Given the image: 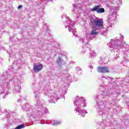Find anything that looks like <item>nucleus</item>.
Returning <instances> with one entry per match:
<instances>
[{
	"label": "nucleus",
	"mask_w": 129,
	"mask_h": 129,
	"mask_svg": "<svg viewBox=\"0 0 129 129\" xmlns=\"http://www.w3.org/2000/svg\"><path fill=\"white\" fill-rule=\"evenodd\" d=\"M23 7V6L22 5H19L18 7V9H22V7Z\"/></svg>",
	"instance_id": "nucleus-6"
},
{
	"label": "nucleus",
	"mask_w": 129,
	"mask_h": 129,
	"mask_svg": "<svg viewBox=\"0 0 129 129\" xmlns=\"http://www.w3.org/2000/svg\"><path fill=\"white\" fill-rule=\"evenodd\" d=\"M25 127V124H22L21 125H20L16 127L15 129H21V128H24Z\"/></svg>",
	"instance_id": "nucleus-5"
},
{
	"label": "nucleus",
	"mask_w": 129,
	"mask_h": 129,
	"mask_svg": "<svg viewBox=\"0 0 129 129\" xmlns=\"http://www.w3.org/2000/svg\"><path fill=\"white\" fill-rule=\"evenodd\" d=\"M97 71L100 73H109V69H108V67H98Z\"/></svg>",
	"instance_id": "nucleus-3"
},
{
	"label": "nucleus",
	"mask_w": 129,
	"mask_h": 129,
	"mask_svg": "<svg viewBox=\"0 0 129 129\" xmlns=\"http://www.w3.org/2000/svg\"><path fill=\"white\" fill-rule=\"evenodd\" d=\"M91 25L92 26V31L91 35H97L96 30H102L103 29V20L100 19L90 18Z\"/></svg>",
	"instance_id": "nucleus-1"
},
{
	"label": "nucleus",
	"mask_w": 129,
	"mask_h": 129,
	"mask_svg": "<svg viewBox=\"0 0 129 129\" xmlns=\"http://www.w3.org/2000/svg\"><path fill=\"white\" fill-rule=\"evenodd\" d=\"M42 69L43 64L41 63H39L38 64H37V63H35L33 67V70L35 73H37L39 72V71H41V70H42Z\"/></svg>",
	"instance_id": "nucleus-4"
},
{
	"label": "nucleus",
	"mask_w": 129,
	"mask_h": 129,
	"mask_svg": "<svg viewBox=\"0 0 129 129\" xmlns=\"http://www.w3.org/2000/svg\"><path fill=\"white\" fill-rule=\"evenodd\" d=\"M91 12H97L98 14L104 13L105 10L103 8H100V6H96L93 8L91 9Z\"/></svg>",
	"instance_id": "nucleus-2"
}]
</instances>
